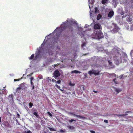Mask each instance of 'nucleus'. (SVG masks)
Wrapping results in <instances>:
<instances>
[{
	"label": "nucleus",
	"mask_w": 133,
	"mask_h": 133,
	"mask_svg": "<svg viewBox=\"0 0 133 133\" xmlns=\"http://www.w3.org/2000/svg\"><path fill=\"white\" fill-rule=\"evenodd\" d=\"M64 26L62 27V28L63 29H65L66 28H68L67 31H70L72 32L73 30V28L72 26V25L70 24L68 20H66V21L63 23Z\"/></svg>",
	"instance_id": "1"
},
{
	"label": "nucleus",
	"mask_w": 133,
	"mask_h": 133,
	"mask_svg": "<svg viewBox=\"0 0 133 133\" xmlns=\"http://www.w3.org/2000/svg\"><path fill=\"white\" fill-rule=\"evenodd\" d=\"M53 75L55 78H56L60 76L61 73L58 70H56L55 71Z\"/></svg>",
	"instance_id": "2"
},
{
	"label": "nucleus",
	"mask_w": 133,
	"mask_h": 133,
	"mask_svg": "<svg viewBox=\"0 0 133 133\" xmlns=\"http://www.w3.org/2000/svg\"><path fill=\"white\" fill-rule=\"evenodd\" d=\"M96 36L97 38L99 39L102 38L104 37L103 34L101 31H98L97 32Z\"/></svg>",
	"instance_id": "3"
},
{
	"label": "nucleus",
	"mask_w": 133,
	"mask_h": 133,
	"mask_svg": "<svg viewBox=\"0 0 133 133\" xmlns=\"http://www.w3.org/2000/svg\"><path fill=\"white\" fill-rule=\"evenodd\" d=\"M114 26V28L113 29V31L115 33H116L118 31L119 28L116 24H113Z\"/></svg>",
	"instance_id": "4"
},
{
	"label": "nucleus",
	"mask_w": 133,
	"mask_h": 133,
	"mask_svg": "<svg viewBox=\"0 0 133 133\" xmlns=\"http://www.w3.org/2000/svg\"><path fill=\"white\" fill-rule=\"evenodd\" d=\"M113 89H114V90L116 92L117 94H118L119 92L122 91V89H118L115 87H113Z\"/></svg>",
	"instance_id": "5"
},
{
	"label": "nucleus",
	"mask_w": 133,
	"mask_h": 133,
	"mask_svg": "<svg viewBox=\"0 0 133 133\" xmlns=\"http://www.w3.org/2000/svg\"><path fill=\"white\" fill-rule=\"evenodd\" d=\"M114 12L113 11H110L108 14V17L110 18H111L113 16Z\"/></svg>",
	"instance_id": "6"
},
{
	"label": "nucleus",
	"mask_w": 133,
	"mask_h": 133,
	"mask_svg": "<svg viewBox=\"0 0 133 133\" xmlns=\"http://www.w3.org/2000/svg\"><path fill=\"white\" fill-rule=\"evenodd\" d=\"M100 28L101 26L98 24H96L94 26V28L95 29H100Z\"/></svg>",
	"instance_id": "7"
},
{
	"label": "nucleus",
	"mask_w": 133,
	"mask_h": 133,
	"mask_svg": "<svg viewBox=\"0 0 133 133\" xmlns=\"http://www.w3.org/2000/svg\"><path fill=\"white\" fill-rule=\"evenodd\" d=\"M14 96L12 94H11L8 96L9 98V99L10 101H14Z\"/></svg>",
	"instance_id": "8"
},
{
	"label": "nucleus",
	"mask_w": 133,
	"mask_h": 133,
	"mask_svg": "<svg viewBox=\"0 0 133 133\" xmlns=\"http://www.w3.org/2000/svg\"><path fill=\"white\" fill-rule=\"evenodd\" d=\"M40 51L39 50H38V52L37 53H36V56L35 57L34 59L36 60L39 57V53H40Z\"/></svg>",
	"instance_id": "9"
},
{
	"label": "nucleus",
	"mask_w": 133,
	"mask_h": 133,
	"mask_svg": "<svg viewBox=\"0 0 133 133\" xmlns=\"http://www.w3.org/2000/svg\"><path fill=\"white\" fill-rule=\"evenodd\" d=\"M23 89L21 87H19L17 88L16 89V91L17 92L19 93L21 91L20 90H22Z\"/></svg>",
	"instance_id": "10"
},
{
	"label": "nucleus",
	"mask_w": 133,
	"mask_h": 133,
	"mask_svg": "<svg viewBox=\"0 0 133 133\" xmlns=\"http://www.w3.org/2000/svg\"><path fill=\"white\" fill-rule=\"evenodd\" d=\"M94 74L95 75H98L99 74L100 72V71H98V70H94Z\"/></svg>",
	"instance_id": "11"
},
{
	"label": "nucleus",
	"mask_w": 133,
	"mask_h": 133,
	"mask_svg": "<svg viewBox=\"0 0 133 133\" xmlns=\"http://www.w3.org/2000/svg\"><path fill=\"white\" fill-rule=\"evenodd\" d=\"M81 73V72L76 70H74L71 72V74H72L73 73L80 74Z\"/></svg>",
	"instance_id": "12"
},
{
	"label": "nucleus",
	"mask_w": 133,
	"mask_h": 133,
	"mask_svg": "<svg viewBox=\"0 0 133 133\" xmlns=\"http://www.w3.org/2000/svg\"><path fill=\"white\" fill-rule=\"evenodd\" d=\"M71 114L73 115V116H75V117H78L79 118H81L83 117H82V116H81L77 115H76V114Z\"/></svg>",
	"instance_id": "13"
},
{
	"label": "nucleus",
	"mask_w": 133,
	"mask_h": 133,
	"mask_svg": "<svg viewBox=\"0 0 133 133\" xmlns=\"http://www.w3.org/2000/svg\"><path fill=\"white\" fill-rule=\"evenodd\" d=\"M69 84L71 87H73V86H75V84L74 83H72L71 81H70L69 83Z\"/></svg>",
	"instance_id": "14"
},
{
	"label": "nucleus",
	"mask_w": 133,
	"mask_h": 133,
	"mask_svg": "<svg viewBox=\"0 0 133 133\" xmlns=\"http://www.w3.org/2000/svg\"><path fill=\"white\" fill-rule=\"evenodd\" d=\"M108 0H102L101 2L103 4H105L106 2H108Z\"/></svg>",
	"instance_id": "15"
},
{
	"label": "nucleus",
	"mask_w": 133,
	"mask_h": 133,
	"mask_svg": "<svg viewBox=\"0 0 133 133\" xmlns=\"http://www.w3.org/2000/svg\"><path fill=\"white\" fill-rule=\"evenodd\" d=\"M102 16L99 14L97 16V20H99L102 17Z\"/></svg>",
	"instance_id": "16"
},
{
	"label": "nucleus",
	"mask_w": 133,
	"mask_h": 133,
	"mask_svg": "<svg viewBox=\"0 0 133 133\" xmlns=\"http://www.w3.org/2000/svg\"><path fill=\"white\" fill-rule=\"evenodd\" d=\"M34 56V54H32L31 56L29 58V59H33Z\"/></svg>",
	"instance_id": "17"
},
{
	"label": "nucleus",
	"mask_w": 133,
	"mask_h": 133,
	"mask_svg": "<svg viewBox=\"0 0 133 133\" xmlns=\"http://www.w3.org/2000/svg\"><path fill=\"white\" fill-rule=\"evenodd\" d=\"M94 70L92 71H89L88 73L89 74L91 75L92 74H94Z\"/></svg>",
	"instance_id": "18"
},
{
	"label": "nucleus",
	"mask_w": 133,
	"mask_h": 133,
	"mask_svg": "<svg viewBox=\"0 0 133 133\" xmlns=\"http://www.w3.org/2000/svg\"><path fill=\"white\" fill-rule=\"evenodd\" d=\"M131 57L132 58L133 57V50H131L130 53Z\"/></svg>",
	"instance_id": "19"
},
{
	"label": "nucleus",
	"mask_w": 133,
	"mask_h": 133,
	"mask_svg": "<svg viewBox=\"0 0 133 133\" xmlns=\"http://www.w3.org/2000/svg\"><path fill=\"white\" fill-rule=\"evenodd\" d=\"M81 89L82 90L84 91L85 90L84 86L83 85H81Z\"/></svg>",
	"instance_id": "20"
},
{
	"label": "nucleus",
	"mask_w": 133,
	"mask_h": 133,
	"mask_svg": "<svg viewBox=\"0 0 133 133\" xmlns=\"http://www.w3.org/2000/svg\"><path fill=\"white\" fill-rule=\"evenodd\" d=\"M29 106L30 108L32 107V106L33 105V103H32L30 102L29 103Z\"/></svg>",
	"instance_id": "21"
},
{
	"label": "nucleus",
	"mask_w": 133,
	"mask_h": 133,
	"mask_svg": "<svg viewBox=\"0 0 133 133\" xmlns=\"http://www.w3.org/2000/svg\"><path fill=\"white\" fill-rule=\"evenodd\" d=\"M34 115H35V116H36L38 118L39 116H38V114L36 112H34Z\"/></svg>",
	"instance_id": "22"
},
{
	"label": "nucleus",
	"mask_w": 133,
	"mask_h": 133,
	"mask_svg": "<svg viewBox=\"0 0 133 133\" xmlns=\"http://www.w3.org/2000/svg\"><path fill=\"white\" fill-rule=\"evenodd\" d=\"M98 9L97 7H95V13H96L98 12Z\"/></svg>",
	"instance_id": "23"
},
{
	"label": "nucleus",
	"mask_w": 133,
	"mask_h": 133,
	"mask_svg": "<svg viewBox=\"0 0 133 133\" xmlns=\"http://www.w3.org/2000/svg\"><path fill=\"white\" fill-rule=\"evenodd\" d=\"M86 44V43L85 42H83L81 45V46L82 47L85 46Z\"/></svg>",
	"instance_id": "24"
},
{
	"label": "nucleus",
	"mask_w": 133,
	"mask_h": 133,
	"mask_svg": "<svg viewBox=\"0 0 133 133\" xmlns=\"http://www.w3.org/2000/svg\"><path fill=\"white\" fill-rule=\"evenodd\" d=\"M69 122L70 123H72L73 121H76L75 120L73 119H71L70 120H69Z\"/></svg>",
	"instance_id": "25"
},
{
	"label": "nucleus",
	"mask_w": 133,
	"mask_h": 133,
	"mask_svg": "<svg viewBox=\"0 0 133 133\" xmlns=\"http://www.w3.org/2000/svg\"><path fill=\"white\" fill-rule=\"evenodd\" d=\"M49 129L51 131H56V130L55 129L52 128H49Z\"/></svg>",
	"instance_id": "26"
},
{
	"label": "nucleus",
	"mask_w": 133,
	"mask_h": 133,
	"mask_svg": "<svg viewBox=\"0 0 133 133\" xmlns=\"http://www.w3.org/2000/svg\"><path fill=\"white\" fill-rule=\"evenodd\" d=\"M25 132L26 133H32L31 131L29 130H27L26 131H25Z\"/></svg>",
	"instance_id": "27"
},
{
	"label": "nucleus",
	"mask_w": 133,
	"mask_h": 133,
	"mask_svg": "<svg viewBox=\"0 0 133 133\" xmlns=\"http://www.w3.org/2000/svg\"><path fill=\"white\" fill-rule=\"evenodd\" d=\"M48 114L51 117L52 116V115L49 112H47Z\"/></svg>",
	"instance_id": "28"
},
{
	"label": "nucleus",
	"mask_w": 133,
	"mask_h": 133,
	"mask_svg": "<svg viewBox=\"0 0 133 133\" xmlns=\"http://www.w3.org/2000/svg\"><path fill=\"white\" fill-rule=\"evenodd\" d=\"M74 127L73 126H69V128L70 129H74Z\"/></svg>",
	"instance_id": "29"
},
{
	"label": "nucleus",
	"mask_w": 133,
	"mask_h": 133,
	"mask_svg": "<svg viewBox=\"0 0 133 133\" xmlns=\"http://www.w3.org/2000/svg\"><path fill=\"white\" fill-rule=\"evenodd\" d=\"M95 2L94 0H91L90 3L91 4V5L92 4H94Z\"/></svg>",
	"instance_id": "30"
},
{
	"label": "nucleus",
	"mask_w": 133,
	"mask_h": 133,
	"mask_svg": "<svg viewBox=\"0 0 133 133\" xmlns=\"http://www.w3.org/2000/svg\"><path fill=\"white\" fill-rule=\"evenodd\" d=\"M56 86L58 89H59V90L61 89L60 87L59 86H58L57 84H56Z\"/></svg>",
	"instance_id": "31"
},
{
	"label": "nucleus",
	"mask_w": 133,
	"mask_h": 133,
	"mask_svg": "<svg viewBox=\"0 0 133 133\" xmlns=\"http://www.w3.org/2000/svg\"><path fill=\"white\" fill-rule=\"evenodd\" d=\"M61 81L60 80H59L58 81H57L56 82V83L58 84H60L61 83Z\"/></svg>",
	"instance_id": "32"
},
{
	"label": "nucleus",
	"mask_w": 133,
	"mask_h": 133,
	"mask_svg": "<svg viewBox=\"0 0 133 133\" xmlns=\"http://www.w3.org/2000/svg\"><path fill=\"white\" fill-rule=\"evenodd\" d=\"M14 79V81L15 82H16V81H19V80L20 79Z\"/></svg>",
	"instance_id": "33"
},
{
	"label": "nucleus",
	"mask_w": 133,
	"mask_h": 133,
	"mask_svg": "<svg viewBox=\"0 0 133 133\" xmlns=\"http://www.w3.org/2000/svg\"><path fill=\"white\" fill-rule=\"evenodd\" d=\"M34 78L33 77H31L30 78V81H32L33 80Z\"/></svg>",
	"instance_id": "34"
},
{
	"label": "nucleus",
	"mask_w": 133,
	"mask_h": 133,
	"mask_svg": "<svg viewBox=\"0 0 133 133\" xmlns=\"http://www.w3.org/2000/svg\"><path fill=\"white\" fill-rule=\"evenodd\" d=\"M116 78H115L113 80V81H114V82H115V83L116 84H117V82H116Z\"/></svg>",
	"instance_id": "35"
},
{
	"label": "nucleus",
	"mask_w": 133,
	"mask_h": 133,
	"mask_svg": "<svg viewBox=\"0 0 133 133\" xmlns=\"http://www.w3.org/2000/svg\"><path fill=\"white\" fill-rule=\"evenodd\" d=\"M108 63L110 64H112V62L111 61H108Z\"/></svg>",
	"instance_id": "36"
},
{
	"label": "nucleus",
	"mask_w": 133,
	"mask_h": 133,
	"mask_svg": "<svg viewBox=\"0 0 133 133\" xmlns=\"http://www.w3.org/2000/svg\"><path fill=\"white\" fill-rule=\"evenodd\" d=\"M90 132L91 133H95V132L94 131L91 130H90Z\"/></svg>",
	"instance_id": "37"
},
{
	"label": "nucleus",
	"mask_w": 133,
	"mask_h": 133,
	"mask_svg": "<svg viewBox=\"0 0 133 133\" xmlns=\"http://www.w3.org/2000/svg\"><path fill=\"white\" fill-rule=\"evenodd\" d=\"M30 83L31 86L34 85V83L33 82H32V81H30Z\"/></svg>",
	"instance_id": "38"
},
{
	"label": "nucleus",
	"mask_w": 133,
	"mask_h": 133,
	"mask_svg": "<svg viewBox=\"0 0 133 133\" xmlns=\"http://www.w3.org/2000/svg\"><path fill=\"white\" fill-rule=\"evenodd\" d=\"M123 75H121V76H120V78H123Z\"/></svg>",
	"instance_id": "39"
},
{
	"label": "nucleus",
	"mask_w": 133,
	"mask_h": 133,
	"mask_svg": "<svg viewBox=\"0 0 133 133\" xmlns=\"http://www.w3.org/2000/svg\"><path fill=\"white\" fill-rule=\"evenodd\" d=\"M52 82H55L56 81V80L54 79H52Z\"/></svg>",
	"instance_id": "40"
},
{
	"label": "nucleus",
	"mask_w": 133,
	"mask_h": 133,
	"mask_svg": "<svg viewBox=\"0 0 133 133\" xmlns=\"http://www.w3.org/2000/svg\"><path fill=\"white\" fill-rule=\"evenodd\" d=\"M104 121L105 123H108V121L107 120H104Z\"/></svg>",
	"instance_id": "41"
},
{
	"label": "nucleus",
	"mask_w": 133,
	"mask_h": 133,
	"mask_svg": "<svg viewBox=\"0 0 133 133\" xmlns=\"http://www.w3.org/2000/svg\"><path fill=\"white\" fill-rule=\"evenodd\" d=\"M31 87H32V90H33L34 89V85H32Z\"/></svg>",
	"instance_id": "42"
},
{
	"label": "nucleus",
	"mask_w": 133,
	"mask_h": 133,
	"mask_svg": "<svg viewBox=\"0 0 133 133\" xmlns=\"http://www.w3.org/2000/svg\"><path fill=\"white\" fill-rule=\"evenodd\" d=\"M93 92H95V93H97V92H98V91H95V90H93Z\"/></svg>",
	"instance_id": "43"
},
{
	"label": "nucleus",
	"mask_w": 133,
	"mask_h": 133,
	"mask_svg": "<svg viewBox=\"0 0 133 133\" xmlns=\"http://www.w3.org/2000/svg\"><path fill=\"white\" fill-rule=\"evenodd\" d=\"M33 74L32 73H31L30 74L28 75V76H31Z\"/></svg>",
	"instance_id": "44"
},
{
	"label": "nucleus",
	"mask_w": 133,
	"mask_h": 133,
	"mask_svg": "<svg viewBox=\"0 0 133 133\" xmlns=\"http://www.w3.org/2000/svg\"><path fill=\"white\" fill-rule=\"evenodd\" d=\"M48 80H49V81H51V79H49V78H48Z\"/></svg>",
	"instance_id": "45"
},
{
	"label": "nucleus",
	"mask_w": 133,
	"mask_h": 133,
	"mask_svg": "<svg viewBox=\"0 0 133 133\" xmlns=\"http://www.w3.org/2000/svg\"><path fill=\"white\" fill-rule=\"evenodd\" d=\"M123 115H118V116H123Z\"/></svg>",
	"instance_id": "46"
},
{
	"label": "nucleus",
	"mask_w": 133,
	"mask_h": 133,
	"mask_svg": "<svg viewBox=\"0 0 133 133\" xmlns=\"http://www.w3.org/2000/svg\"><path fill=\"white\" fill-rule=\"evenodd\" d=\"M17 115L18 116V117L20 116V115L18 113L17 114Z\"/></svg>",
	"instance_id": "47"
},
{
	"label": "nucleus",
	"mask_w": 133,
	"mask_h": 133,
	"mask_svg": "<svg viewBox=\"0 0 133 133\" xmlns=\"http://www.w3.org/2000/svg\"><path fill=\"white\" fill-rule=\"evenodd\" d=\"M131 63L133 64V60L131 61Z\"/></svg>",
	"instance_id": "48"
},
{
	"label": "nucleus",
	"mask_w": 133,
	"mask_h": 133,
	"mask_svg": "<svg viewBox=\"0 0 133 133\" xmlns=\"http://www.w3.org/2000/svg\"><path fill=\"white\" fill-rule=\"evenodd\" d=\"M59 90H60L61 91H63V90L61 89H59Z\"/></svg>",
	"instance_id": "49"
},
{
	"label": "nucleus",
	"mask_w": 133,
	"mask_h": 133,
	"mask_svg": "<svg viewBox=\"0 0 133 133\" xmlns=\"http://www.w3.org/2000/svg\"><path fill=\"white\" fill-rule=\"evenodd\" d=\"M92 15V13H90V16H91V15Z\"/></svg>",
	"instance_id": "50"
},
{
	"label": "nucleus",
	"mask_w": 133,
	"mask_h": 133,
	"mask_svg": "<svg viewBox=\"0 0 133 133\" xmlns=\"http://www.w3.org/2000/svg\"><path fill=\"white\" fill-rule=\"evenodd\" d=\"M1 122V117H0V122Z\"/></svg>",
	"instance_id": "51"
},
{
	"label": "nucleus",
	"mask_w": 133,
	"mask_h": 133,
	"mask_svg": "<svg viewBox=\"0 0 133 133\" xmlns=\"http://www.w3.org/2000/svg\"><path fill=\"white\" fill-rule=\"evenodd\" d=\"M89 8L90 9V5L89 4Z\"/></svg>",
	"instance_id": "52"
},
{
	"label": "nucleus",
	"mask_w": 133,
	"mask_h": 133,
	"mask_svg": "<svg viewBox=\"0 0 133 133\" xmlns=\"http://www.w3.org/2000/svg\"><path fill=\"white\" fill-rule=\"evenodd\" d=\"M56 66V65L55 64L54 65V67H55V66Z\"/></svg>",
	"instance_id": "53"
},
{
	"label": "nucleus",
	"mask_w": 133,
	"mask_h": 133,
	"mask_svg": "<svg viewBox=\"0 0 133 133\" xmlns=\"http://www.w3.org/2000/svg\"><path fill=\"white\" fill-rule=\"evenodd\" d=\"M61 131H62V132H63V130H61Z\"/></svg>",
	"instance_id": "54"
},
{
	"label": "nucleus",
	"mask_w": 133,
	"mask_h": 133,
	"mask_svg": "<svg viewBox=\"0 0 133 133\" xmlns=\"http://www.w3.org/2000/svg\"><path fill=\"white\" fill-rule=\"evenodd\" d=\"M114 67V66L113 65H112V67L113 68Z\"/></svg>",
	"instance_id": "55"
},
{
	"label": "nucleus",
	"mask_w": 133,
	"mask_h": 133,
	"mask_svg": "<svg viewBox=\"0 0 133 133\" xmlns=\"http://www.w3.org/2000/svg\"><path fill=\"white\" fill-rule=\"evenodd\" d=\"M87 55L86 54H85L84 55Z\"/></svg>",
	"instance_id": "56"
}]
</instances>
